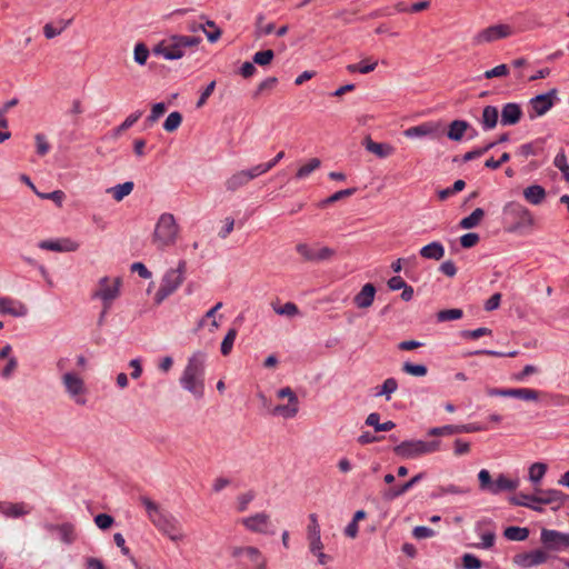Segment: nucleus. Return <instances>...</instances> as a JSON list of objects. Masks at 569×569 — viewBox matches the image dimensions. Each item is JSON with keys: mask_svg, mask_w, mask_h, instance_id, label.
I'll return each mask as SVG.
<instances>
[{"mask_svg": "<svg viewBox=\"0 0 569 569\" xmlns=\"http://www.w3.org/2000/svg\"><path fill=\"white\" fill-rule=\"evenodd\" d=\"M321 162L318 158L310 159L306 164L301 166L297 172L296 178L297 179H305L307 178L311 172H313L316 169L320 167Z\"/></svg>", "mask_w": 569, "mask_h": 569, "instance_id": "obj_43", "label": "nucleus"}, {"mask_svg": "<svg viewBox=\"0 0 569 569\" xmlns=\"http://www.w3.org/2000/svg\"><path fill=\"white\" fill-rule=\"evenodd\" d=\"M376 292H377L376 287L372 283L368 282L355 296L353 303L359 309H367L372 306V303L375 301Z\"/></svg>", "mask_w": 569, "mask_h": 569, "instance_id": "obj_23", "label": "nucleus"}, {"mask_svg": "<svg viewBox=\"0 0 569 569\" xmlns=\"http://www.w3.org/2000/svg\"><path fill=\"white\" fill-rule=\"evenodd\" d=\"M356 192H357V188H348L345 190L337 191L333 194H331L330 197L317 202L315 204L316 209H320V210L325 209L327 204L339 201L343 198L350 197V196L355 194Z\"/></svg>", "mask_w": 569, "mask_h": 569, "instance_id": "obj_33", "label": "nucleus"}, {"mask_svg": "<svg viewBox=\"0 0 569 569\" xmlns=\"http://www.w3.org/2000/svg\"><path fill=\"white\" fill-rule=\"evenodd\" d=\"M244 556L253 563L254 567H257V569H259L260 563H263L264 567L267 566L266 559L256 547H246Z\"/></svg>", "mask_w": 569, "mask_h": 569, "instance_id": "obj_53", "label": "nucleus"}, {"mask_svg": "<svg viewBox=\"0 0 569 569\" xmlns=\"http://www.w3.org/2000/svg\"><path fill=\"white\" fill-rule=\"evenodd\" d=\"M466 187V182L461 179L459 180H456L452 184V187H449V188H446V189H442L438 192V196H439V199L440 200H446L448 197H450L451 194L456 193V192H459L461 190H463V188Z\"/></svg>", "mask_w": 569, "mask_h": 569, "instance_id": "obj_59", "label": "nucleus"}, {"mask_svg": "<svg viewBox=\"0 0 569 569\" xmlns=\"http://www.w3.org/2000/svg\"><path fill=\"white\" fill-rule=\"evenodd\" d=\"M519 487V479L508 478L505 473H499L492 481L489 493L499 495L503 491H515Z\"/></svg>", "mask_w": 569, "mask_h": 569, "instance_id": "obj_25", "label": "nucleus"}, {"mask_svg": "<svg viewBox=\"0 0 569 569\" xmlns=\"http://www.w3.org/2000/svg\"><path fill=\"white\" fill-rule=\"evenodd\" d=\"M273 310L279 316L295 317L299 315V309L293 302H286L283 306H273Z\"/></svg>", "mask_w": 569, "mask_h": 569, "instance_id": "obj_58", "label": "nucleus"}, {"mask_svg": "<svg viewBox=\"0 0 569 569\" xmlns=\"http://www.w3.org/2000/svg\"><path fill=\"white\" fill-rule=\"evenodd\" d=\"M419 254L425 259L438 261L445 256V247L440 241H432L423 246L420 249Z\"/></svg>", "mask_w": 569, "mask_h": 569, "instance_id": "obj_27", "label": "nucleus"}, {"mask_svg": "<svg viewBox=\"0 0 569 569\" xmlns=\"http://www.w3.org/2000/svg\"><path fill=\"white\" fill-rule=\"evenodd\" d=\"M463 311L459 308L453 309H443L437 312V321L438 322H446V321H452L458 320L462 318Z\"/></svg>", "mask_w": 569, "mask_h": 569, "instance_id": "obj_41", "label": "nucleus"}, {"mask_svg": "<svg viewBox=\"0 0 569 569\" xmlns=\"http://www.w3.org/2000/svg\"><path fill=\"white\" fill-rule=\"evenodd\" d=\"M133 187L134 184L132 181H126L112 187L109 191L117 201H120L133 190Z\"/></svg>", "mask_w": 569, "mask_h": 569, "instance_id": "obj_40", "label": "nucleus"}, {"mask_svg": "<svg viewBox=\"0 0 569 569\" xmlns=\"http://www.w3.org/2000/svg\"><path fill=\"white\" fill-rule=\"evenodd\" d=\"M244 528L251 532L261 535H274L276 530L271 525L270 517L266 512H257L241 520Z\"/></svg>", "mask_w": 569, "mask_h": 569, "instance_id": "obj_11", "label": "nucleus"}, {"mask_svg": "<svg viewBox=\"0 0 569 569\" xmlns=\"http://www.w3.org/2000/svg\"><path fill=\"white\" fill-rule=\"evenodd\" d=\"M547 472V465L543 462H535L529 467L528 479L533 485H539Z\"/></svg>", "mask_w": 569, "mask_h": 569, "instance_id": "obj_37", "label": "nucleus"}, {"mask_svg": "<svg viewBox=\"0 0 569 569\" xmlns=\"http://www.w3.org/2000/svg\"><path fill=\"white\" fill-rule=\"evenodd\" d=\"M425 476H426L425 472H419L418 475H416L415 477H412L410 480L402 483L401 486H397V487H392V488L388 489L383 493L385 499L393 500V499L402 496L403 493L409 491L415 485H417L419 481H421L425 478Z\"/></svg>", "mask_w": 569, "mask_h": 569, "instance_id": "obj_26", "label": "nucleus"}, {"mask_svg": "<svg viewBox=\"0 0 569 569\" xmlns=\"http://www.w3.org/2000/svg\"><path fill=\"white\" fill-rule=\"evenodd\" d=\"M525 199L531 204H539L546 197L545 189L539 184H532L525 189Z\"/></svg>", "mask_w": 569, "mask_h": 569, "instance_id": "obj_31", "label": "nucleus"}, {"mask_svg": "<svg viewBox=\"0 0 569 569\" xmlns=\"http://www.w3.org/2000/svg\"><path fill=\"white\" fill-rule=\"evenodd\" d=\"M149 53V49L144 43H137L133 51L134 61L140 66L146 64Z\"/></svg>", "mask_w": 569, "mask_h": 569, "instance_id": "obj_56", "label": "nucleus"}, {"mask_svg": "<svg viewBox=\"0 0 569 569\" xmlns=\"http://www.w3.org/2000/svg\"><path fill=\"white\" fill-rule=\"evenodd\" d=\"M180 227L174 216H159L152 236V243L160 250L176 243Z\"/></svg>", "mask_w": 569, "mask_h": 569, "instance_id": "obj_4", "label": "nucleus"}, {"mask_svg": "<svg viewBox=\"0 0 569 569\" xmlns=\"http://www.w3.org/2000/svg\"><path fill=\"white\" fill-rule=\"evenodd\" d=\"M113 517L108 513H99L94 517V523L101 530L109 529L113 525Z\"/></svg>", "mask_w": 569, "mask_h": 569, "instance_id": "obj_63", "label": "nucleus"}, {"mask_svg": "<svg viewBox=\"0 0 569 569\" xmlns=\"http://www.w3.org/2000/svg\"><path fill=\"white\" fill-rule=\"evenodd\" d=\"M186 271L187 262L184 260H180L176 268L166 271L161 279L160 287L154 295L156 305L162 303L182 284Z\"/></svg>", "mask_w": 569, "mask_h": 569, "instance_id": "obj_5", "label": "nucleus"}, {"mask_svg": "<svg viewBox=\"0 0 569 569\" xmlns=\"http://www.w3.org/2000/svg\"><path fill=\"white\" fill-rule=\"evenodd\" d=\"M141 505L146 508L149 520L153 526L172 541L183 539V533L179 520L169 511L162 509L150 498L140 497Z\"/></svg>", "mask_w": 569, "mask_h": 569, "instance_id": "obj_2", "label": "nucleus"}, {"mask_svg": "<svg viewBox=\"0 0 569 569\" xmlns=\"http://www.w3.org/2000/svg\"><path fill=\"white\" fill-rule=\"evenodd\" d=\"M0 313L21 318L28 313V308L19 300L10 297H0Z\"/></svg>", "mask_w": 569, "mask_h": 569, "instance_id": "obj_18", "label": "nucleus"}, {"mask_svg": "<svg viewBox=\"0 0 569 569\" xmlns=\"http://www.w3.org/2000/svg\"><path fill=\"white\" fill-rule=\"evenodd\" d=\"M362 144L367 151L376 154L380 159L390 157L395 151V148L390 143L376 142L369 136L363 139Z\"/></svg>", "mask_w": 569, "mask_h": 569, "instance_id": "obj_24", "label": "nucleus"}, {"mask_svg": "<svg viewBox=\"0 0 569 569\" xmlns=\"http://www.w3.org/2000/svg\"><path fill=\"white\" fill-rule=\"evenodd\" d=\"M540 541L546 551H563L569 548V533L543 528L540 532Z\"/></svg>", "mask_w": 569, "mask_h": 569, "instance_id": "obj_9", "label": "nucleus"}, {"mask_svg": "<svg viewBox=\"0 0 569 569\" xmlns=\"http://www.w3.org/2000/svg\"><path fill=\"white\" fill-rule=\"evenodd\" d=\"M207 355L203 351H196L189 358L187 366L179 379L180 386L190 392L196 399L204 396V370Z\"/></svg>", "mask_w": 569, "mask_h": 569, "instance_id": "obj_1", "label": "nucleus"}, {"mask_svg": "<svg viewBox=\"0 0 569 569\" xmlns=\"http://www.w3.org/2000/svg\"><path fill=\"white\" fill-rule=\"evenodd\" d=\"M71 20L60 21L59 27L53 26V23H46L43 27V34L47 39H53L59 36L69 24Z\"/></svg>", "mask_w": 569, "mask_h": 569, "instance_id": "obj_46", "label": "nucleus"}, {"mask_svg": "<svg viewBox=\"0 0 569 569\" xmlns=\"http://www.w3.org/2000/svg\"><path fill=\"white\" fill-rule=\"evenodd\" d=\"M470 128V123L466 120H453L449 124L447 131L448 139L452 141H461L466 131Z\"/></svg>", "mask_w": 569, "mask_h": 569, "instance_id": "obj_29", "label": "nucleus"}, {"mask_svg": "<svg viewBox=\"0 0 569 569\" xmlns=\"http://www.w3.org/2000/svg\"><path fill=\"white\" fill-rule=\"evenodd\" d=\"M462 433V425H446L441 427L430 428L427 432L428 436L442 437Z\"/></svg>", "mask_w": 569, "mask_h": 569, "instance_id": "obj_32", "label": "nucleus"}, {"mask_svg": "<svg viewBox=\"0 0 569 569\" xmlns=\"http://www.w3.org/2000/svg\"><path fill=\"white\" fill-rule=\"evenodd\" d=\"M38 247L43 250L54 252H71L76 251L79 244L69 238L48 239L39 242Z\"/></svg>", "mask_w": 569, "mask_h": 569, "instance_id": "obj_17", "label": "nucleus"}, {"mask_svg": "<svg viewBox=\"0 0 569 569\" xmlns=\"http://www.w3.org/2000/svg\"><path fill=\"white\" fill-rule=\"evenodd\" d=\"M200 42V37L174 34L160 41L152 51L166 60H178L184 56L187 48L197 47Z\"/></svg>", "mask_w": 569, "mask_h": 569, "instance_id": "obj_3", "label": "nucleus"}, {"mask_svg": "<svg viewBox=\"0 0 569 569\" xmlns=\"http://www.w3.org/2000/svg\"><path fill=\"white\" fill-rule=\"evenodd\" d=\"M366 425L373 427L375 431H390L396 427V423L391 420L386 422L380 421V415L378 412H371L367 419Z\"/></svg>", "mask_w": 569, "mask_h": 569, "instance_id": "obj_30", "label": "nucleus"}, {"mask_svg": "<svg viewBox=\"0 0 569 569\" xmlns=\"http://www.w3.org/2000/svg\"><path fill=\"white\" fill-rule=\"evenodd\" d=\"M478 480L480 490L489 492L493 481L490 472L487 469H481L478 472Z\"/></svg>", "mask_w": 569, "mask_h": 569, "instance_id": "obj_60", "label": "nucleus"}, {"mask_svg": "<svg viewBox=\"0 0 569 569\" xmlns=\"http://www.w3.org/2000/svg\"><path fill=\"white\" fill-rule=\"evenodd\" d=\"M480 237L476 232H468L460 237V244L465 249L472 248L479 241Z\"/></svg>", "mask_w": 569, "mask_h": 569, "instance_id": "obj_64", "label": "nucleus"}, {"mask_svg": "<svg viewBox=\"0 0 569 569\" xmlns=\"http://www.w3.org/2000/svg\"><path fill=\"white\" fill-rule=\"evenodd\" d=\"M377 66H378L377 60L371 61L370 59H367V60H361L358 63L348 64L346 69L350 73L359 72V73L366 74V73L372 72L377 68Z\"/></svg>", "mask_w": 569, "mask_h": 569, "instance_id": "obj_34", "label": "nucleus"}, {"mask_svg": "<svg viewBox=\"0 0 569 569\" xmlns=\"http://www.w3.org/2000/svg\"><path fill=\"white\" fill-rule=\"evenodd\" d=\"M441 133V124L436 122H423L405 131V136L411 139L421 137L438 138Z\"/></svg>", "mask_w": 569, "mask_h": 569, "instance_id": "obj_16", "label": "nucleus"}, {"mask_svg": "<svg viewBox=\"0 0 569 569\" xmlns=\"http://www.w3.org/2000/svg\"><path fill=\"white\" fill-rule=\"evenodd\" d=\"M491 332L492 331L489 328L481 327L473 330H462L460 336L465 339H478L482 336H489Z\"/></svg>", "mask_w": 569, "mask_h": 569, "instance_id": "obj_61", "label": "nucleus"}, {"mask_svg": "<svg viewBox=\"0 0 569 569\" xmlns=\"http://www.w3.org/2000/svg\"><path fill=\"white\" fill-rule=\"evenodd\" d=\"M237 335L238 330L236 328H230L228 330L220 347L221 353L223 356H228L231 352Z\"/></svg>", "mask_w": 569, "mask_h": 569, "instance_id": "obj_45", "label": "nucleus"}, {"mask_svg": "<svg viewBox=\"0 0 569 569\" xmlns=\"http://www.w3.org/2000/svg\"><path fill=\"white\" fill-rule=\"evenodd\" d=\"M513 218L512 221L505 222V230L510 233L517 234H526L528 233L532 226L533 219L532 216H511Z\"/></svg>", "mask_w": 569, "mask_h": 569, "instance_id": "obj_19", "label": "nucleus"}, {"mask_svg": "<svg viewBox=\"0 0 569 569\" xmlns=\"http://www.w3.org/2000/svg\"><path fill=\"white\" fill-rule=\"evenodd\" d=\"M263 20H264V14L259 13L257 16V20H256V33L258 37L268 36V34L272 33L274 30L273 23H264V26H262Z\"/></svg>", "mask_w": 569, "mask_h": 569, "instance_id": "obj_54", "label": "nucleus"}, {"mask_svg": "<svg viewBox=\"0 0 569 569\" xmlns=\"http://www.w3.org/2000/svg\"><path fill=\"white\" fill-rule=\"evenodd\" d=\"M503 536L510 541H523L529 536V529L526 527L511 526L505 529Z\"/></svg>", "mask_w": 569, "mask_h": 569, "instance_id": "obj_36", "label": "nucleus"}, {"mask_svg": "<svg viewBox=\"0 0 569 569\" xmlns=\"http://www.w3.org/2000/svg\"><path fill=\"white\" fill-rule=\"evenodd\" d=\"M263 20H264V14L259 13L257 16V20H256V33L258 37L268 36V34L272 33L274 30L273 23H264V26H262Z\"/></svg>", "mask_w": 569, "mask_h": 569, "instance_id": "obj_55", "label": "nucleus"}, {"mask_svg": "<svg viewBox=\"0 0 569 569\" xmlns=\"http://www.w3.org/2000/svg\"><path fill=\"white\" fill-rule=\"evenodd\" d=\"M522 117V109L519 103L508 102L503 104L501 110V124L502 126H515Z\"/></svg>", "mask_w": 569, "mask_h": 569, "instance_id": "obj_22", "label": "nucleus"}, {"mask_svg": "<svg viewBox=\"0 0 569 569\" xmlns=\"http://www.w3.org/2000/svg\"><path fill=\"white\" fill-rule=\"evenodd\" d=\"M141 116H142L141 110H137V111L132 112L131 114H129L126 118V120L114 129V136H119L123 131L131 128L140 119Z\"/></svg>", "mask_w": 569, "mask_h": 569, "instance_id": "obj_47", "label": "nucleus"}, {"mask_svg": "<svg viewBox=\"0 0 569 569\" xmlns=\"http://www.w3.org/2000/svg\"><path fill=\"white\" fill-rule=\"evenodd\" d=\"M553 164L562 172L565 179L567 181H569V164H568L567 156L563 151L559 152L555 157Z\"/></svg>", "mask_w": 569, "mask_h": 569, "instance_id": "obj_57", "label": "nucleus"}, {"mask_svg": "<svg viewBox=\"0 0 569 569\" xmlns=\"http://www.w3.org/2000/svg\"><path fill=\"white\" fill-rule=\"evenodd\" d=\"M512 33L508 24H495L479 31L473 38V44L489 43L499 39H505Z\"/></svg>", "mask_w": 569, "mask_h": 569, "instance_id": "obj_13", "label": "nucleus"}, {"mask_svg": "<svg viewBox=\"0 0 569 569\" xmlns=\"http://www.w3.org/2000/svg\"><path fill=\"white\" fill-rule=\"evenodd\" d=\"M487 395L490 397L516 398L525 401H536L539 398V391L529 388H488Z\"/></svg>", "mask_w": 569, "mask_h": 569, "instance_id": "obj_12", "label": "nucleus"}, {"mask_svg": "<svg viewBox=\"0 0 569 569\" xmlns=\"http://www.w3.org/2000/svg\"><path fill=\"white\" fill-rule=\"evenodd\" d=\"M398 388V382L395 378H387L380 387V390L376 393L377 397L386 396L387 400L390 399V395L393 393Z\"/></svg>", "mask_w": 569, "mask_h": 569, "instance_id": "obj_49", "label": "nucleus"}, {"mask_svg": "<svg viewBox=\"0 0 569 569\" xmlns=\"http://www.w3.org/2000/svg\"><path fill=\"white\" fill-rule=\"evenodd\" d=\"M308 539L310 552L322 550L323 545L321 541L320 526L316 513L309 516Z\"/></svg>", "mask_w": 569, "mask_h": 569, "instance_id": "obj_21", "label": "nucleus"}, {"mask_svg": "<svg viewBox=\"0 0 569 569\" xmlns=\"http://www.w3.org/2000/svg\"><path fill=\"white\" fill-rule=\"evenodd\" d=\"M249 182L246 173L243 170L236 172L232 174L227 181H226V188L229 191H236L242 186L247 184Z\"/></svg>", "mask_w": 569, "mask_h": 569, "instance_id": "obj_39", "label": "nucleus"}, {"mask_svg": "<svg viewBox=\"0 0 569 569\" xmlns=\"http://www.w3.org/2000/svg\"><path fill=\"white\" fill-rule=\"evenodd\" d=\"M57 532L60 540L66 545H72L77 539L74 526L71 522L61 523Z\"/></svg>", "mask_w": 569, "mask_h": 569, "instance_id": "obj_35", "label": "nucleus"}, {"mask_svg": "<svg viewBox=\"0 0 569 569\" xmlns=\"http://www.w3.org/2000/svg\"><path fill=\"white\" fill-rule=\"evenodd\" d=\"M462 566L465 569H481V560L472 553H465L462 556Z\"/></svg>", "mask_w": 569, "mask_h": 569, "instance_id": "obj_62", "label": "nucleus"}, {"mask_svg": "<svg viewBox=\"0 0 569 569\" xmlns=\"http://www.w3.org/2000/svg\"><path fill=\"white\" fill-rule=\"evenodd\" d=\"M274 58V52L271 49L261 50L253 54L252 61L253 63L258 66H267L269 64Z\"/></svg>", "mask_w": 569, "mask_h": 569, "instance_id": "obj_48", "label": "nucleus"}, {"mask_svg": "<svg viewBox=\"0 0 569 569\" xmlns=\"http://www.w3.org/2000/svg\"><path fill=\"white\" fill-rule=\"evenodd\" d=\"M509 501L513 506H520V507L528 508L529 506H531V502H536L535 493L528 495V493L519 492L518 495L510 497Z\"/></svg>", "mask_w": 569, "mask_h": 569, "instance_id": "obj_51", "label": "nucleus"}, {"mask_svg": "<svg viewBox=\"0 0 569 569\" xmlns=\"http://www.w3.org/2000/svg\"><path fill=\"white\" fill-rule=\"evenodd\" d=\"M206 26L209 27V31L204 29L203 32L206 33L208 41L214 43L221 37L222 31L212 20L207 19L204 27Z\"/></svg>", "mask_w": 569, "mask_h": 569, "instance_id": "obj_52", "label": "nucleus"}, {"mask_svg": "<svg viewBox=\"0 0 569 569\" xmlns=\"http://www.w3.org/2000/svg\"><path fill=\"white\" fill-rule=\"evenodd\" d=\"M32 508L26 502L0 501V513L6 518L17 519L29 515Z\"/></svg>", "mask_w": 569, "mask_h": 569, "instance_id": "obj_20", "label": "nucleus"}, {"mask_svg": "<svg viewBox=\"0 0 569 569\" xmlns=\"http://www.w3.org/2000/svg\"><path fill=\"white\" fill-rule=\"evenodd\" d=\"M569 496L557 489L537 490L535 493V501L537 503L550 505L552 510L560 509Z\"/></svg>", "mask_w": 569, "mask_h": 569, "instance_id": "obj_15", "label": "nucleus"}, {"mask_svg": "<svg viewBox=\"0 0 569 569\" xmlns=\"http://www.w3.org/2000/svg\"><path fill=\"white\" fill-rule=\"evenodd\" d=\"M62 383L66 388V392L77 405L84 406L87 403V399L84 398L86 386L78 375L66 372L62 376Z\"/></svg>", "mask_w": 569, "mask_h": 569, "instance_id": "obj_10", "label": "nucleus"}, {"mask_svg": "<svg viewBox=\"0 0 569 569\" xmlns=\"http://www.w3.org/2000/svg\"><path fill=\"white\" fill-rule=\"evenodd\" d=\"M256 498V492L253 490H249L243 492L237 497V510L239 512H243L248 509V506Z\"/></svg>", "mask_w": 569, "mask_h": 569, "instance_id": "obj_50", "label": "nucleus"}, {"mask_svg": "<svg viewBox=\"0 0 569 569\" xmlns=\"http://www.w3.org/2000/svg\"><path fill=\"white\" fill-rule=\"evenodd\" d=\"M440 441L405 440L393 448L396 456L403 459H412L422 455L439 450Z\"/></svg>", "mask_w": 569, "mask_h": 569, "instance_id": "obj_6", "label": "nucleus"}, {"mask_svg": "<svg viewBox=\"0 0 569 569\" xmlns=\"http://www.w3.org/2000/svg\"><path fill=\"white\" fill-rule=\"evenodd\" d=\"M549 556L543 549H535L527 552H520L513 556L512 562L515 566L528 569L547 562Z\"/></svg>", "mask_w": 569, "mask_h": 569, "instance_id": "obj_14", "label": "nucleus"}, {"mask_svg": "<svg viewBox=\"0 0 569 569\" xmlns=\"http://www.w3.org/2000/svg\"><path fill=\"white\" fill-rule=\"evenodd\" d=\"M557 100V89L537 94L529 100L528 117L533 120L537 117L546 114Z\"/></svg>", "mask_w": 569, "mask_h": 569, "instance_id": "obj_8", "label": "nucleus"}, {"mask_svg": "<svg viewBox=\"0 0 569 569\" xmlns=\"http://www.w3.org/2000/svg\"><path fill=\"white\" fill-rule=\"evenodd\" d=\"M499 119L498 108L495 106H486L482 110L480 120L481 127L485 131L496 128Z\"/></svg>", "mask_w": 569, "mask_h": 569, "instance_id": "obj_28", "label": "nucleus"}, {"mask_svg": "<svg viewBox=\"0 0 569 569\" xmlns=\"http://www.w3.org/2000/svg\"><path fill=\"white\" fill-rule=\"evenodd\" d=\"M121 283L120 277L114 278L112 282L109 277H102L98 282L99 288L92 293L91 298L101 300L102 306L110 309L112 302L120 295Z\"/></svg>", "mask_w": 569, "mask_h": 569, "instance_id": "obj_7", "label": "nucleus"}, {"mask_svg": "<svg viewBox=\"0 0 569 569\" xmlns=\"http://www.w3.org/2000/svg\"><path fill=\"white\" fill-rule=\"evenodd\" d=\"M402 371L413 377H425L428 372V368L425 365L407 361L402 365Z\"/></svg>", "mask_w": 569, "mask_h": 569, "instance_id": "obj_44", "label": "nucleus"}, {"mask_svg": "<svg viewBox=\"0 0 569 569\" xmlns=\"http://www.w3.org/2000/svg\"><path fill=\"white\" fill-rule=\"evenodd\" d=\"M299 411L298 402H289L288 405H278L272 409V415L282 416L284 418H293Z\"/></svg>", "mask_w": 569, "mask_h": 569, "instance_id": "obj_38", "label": "nucleus"}, {"mask_svg": "<svg viewBox=\"0 0 569 569\" xmlns=\"http://www.w3.org/2000/svg\"><path fill=\"white\" fill-rule=\"evenodd\" d=\"M182 122V114L179 111H172L169 113L163 122V129L167 132H174Z\"/></svg>", "mask_w": 569, "mask_h": 569, "instance_id": "obj_42", "label": "nucleus"}]
</instances>
